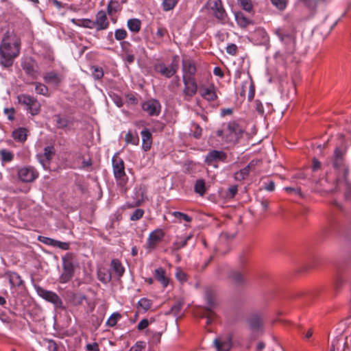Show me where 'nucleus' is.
Listing matches in <instances>:
<instances>
[{
    "label": "nucleus",
    "mask_w": 351,
    "mask_h": 351,
    "mask_svg": "<svg viewBox=\"0 0 351 351\" xmlns=\"http://www.w3.org/2000/svg\"><path fill=\"white\" fill-rule=\"evenodd\" d=\"M106 12L99 10L95 15V20L94 21L95 28L97 32L105 30L110 26V22L107 17Z\"/></svg>",
    "instance_id": "obj_19"
},
{
    "label": "nucleus",
    "mask_w": 351,
    "mask_h": 351,
    "mask_svg": "<svg viewBox=\"0 0 351 351\" xmlns=\"http://www.w3.org/2000/svg\"><path fill=\"white\" fill-rule=\"evenodd\" d=\"M154 279L161 284L163 288H166L169 283V278L167 275L165 268L160 267L154 270Z\"/></svg>",
    "instance_id": "obj_22"
},
{
    "label": "nucleus",
    "mask_w": 351,
    "mask_h": 351,
    "mask_svg": "<svg viewBox=\"0 0 351 351\" xmlns=\"http://www.w3.org/2000/svg\"><path fill=\"white\" fill-rule=\"evenodd\" d=\"M194 191L200 196H203L206 192V183L204 180L199 179L196 180L194 185Z\"/></svg>",
    "instance_id": "obj_35"
},
{
    "label": "nucleus",
    "mask_w": 351,
    "mask_h": 351,
    "mask_svg": "<svg viewBox=\"0 0 351 351\" xmlns=\"http://www.w3.org/2000/svg\"><path fill=\"white\" fill-rule=\"evenodd\" d=\"M346 149L342 147H336L334 151L332 158V166L334 168L339 169L344 167V155Z\"/></svg>",
    "instance_id": "obj_21"
},
{
    "label": "nucleus",
    "mask_w": 351,
    "mask_h": 351,
    "mask_svg": "<svg viewBox=\"0 0 351 351\" xmlns=\"http://www.w3.org/2000/svg\"><path fill=\"white\" fill-rule=\"evenodd\" d=\"M121 317V316L119 313H114L108 318L106 323L107 325L110 327L114 326L117 324L118 319H120Z\"/></svg>",
    "instance_id": "obj_49"
},
{
    "label": "nucleus",
    "mask_w": 351,
    "mask_h": 351,
    "mask_svg": "<svg viewBox=\"0 0 351 351\" xmlns=\"http://www.w3.org/2000/svg\"><path fill=\"white\" fill-rule=\"evenodd\" d=\"M261 163V160H252L246 167L234 173V180L239 182L244 180L249 176L250 171H254L256 167Z\"/></svg>",
    "instance_id": "obj_15"
},
{
    "label": "nucleus",
    "mask_w": 351,
    "mask_h": 351,
    "mask_svg": "<svg viewBox=\"0 0 351 351\" xmlns=\"http://www.w3.org/2000/svg\"><path fill=\"white\" fill-rule=\"evenodd\" d=\"M138 305L143 310L147 311L152 308V301L146 298H143L138 301Z\"/></svg>",
    "instance_id": "obj_44"
},
{
    "label": "nucleus",
    "mask_w": 351,
    "mask_h": 351,
    "mask_svg": "<svg viewBox=\"0 0 351 351\" xmlns=\"http://www.w3.org/2000/svg\"><path fill=\"white\" fill-rule=\"evenodd\" d=\"M243 129L234 121L228 122L222 130H218L217 135L222 137L226 143L235 144L242 136Z\"/></svg>",
    "instance_id": "obj_3"
},
{
    "label": "nucleus",
    "mask_w": 351,
    "mask_h": 351,
    "mask_svg": "<svg viewBox=\"0 0 351 351\" xmlns=\"http://www.w3.org/2000/svg\"><path fill=\"white\" fill-rule=\"evenodd\" d=\"M179 68V62L178 56H174L171 63L167 66L164 63L156 64L154 66L156 72L161 75L170 78L173 76L178 71Z\"/></svg>",
    "instance_id": "obj_9"
},
{
    "label": "nucleus",
    "mask_w": 351,
    "mask_h": 351,
    "mask_svg": "<svg viewBox=\"0 0 351 351\" xmlns=\"http://www.w3.org/2000/svg\"><path fill=\"white\" fill-rule=\"evenodd\" d=\"M86 349L87 351H100L99 345L96 342L87 344L86 346Z\"/></svg>",
    "instance_id": "obj_62"
},
{
    "label": "nucleus",
    "mask_w": 351,
    "mask_h": 351,
    "mask_svg": "<svg viewBox=\"0 0 351 351\" xmlns=\"http://www.w3.org/2000/svg\"><path fill=\"white\" fill-rule=\"evenodd\" d=\"M122 10V6L118 0H110L106 8V13L110 16L111 20L116 23L117 19L114 18V14Z\"/></svg>",
    "instance_id": "obj_23"
},
{
    "label": "nucleus",
    "mask_w": 351,
    "mask_h": 351,
    "mask_svg": "<svg viewBox=\"0 0 351 351\" xmlns=\"http://www.w3.org/2000/svg\"><path fill=\"white\" fill-rule=\"evenodd\" d=\"M112 168L114 178L117 184L121 187V190L123 193H126L128 189L126 184L128 180V178L125 172V164L122 158L117 155H114L112 157Z\"/></svg>",
    "instance_id": "obj_4"
},
{
    "label": "nucleus",
    "mask_w": 351,
    "mask_h": 351,
    "mask_svg": "<svg viewBox=\"0 0 351 351\" xmlns=\"http://www.w3.org/2000/svg\"><path fill=\"white\" fill-rule=\"evenodd\" d=\"M238 48L235 44H230L227 46L226 51L232 56H235L237 53Z\"/></svg>",
    "instance_id": "obj_60"
},
{
    "label": "nucleus",
    "mask_w": 351,
    "mask_h": 351,
    "mask_svg": "<svg viewBox=\"0 0 351 351\" xmlns=\"http://www.w3.org/2000/svg\"><path fill=\"white\" fill-rule=\"evenodd\" d=\"M111 267L112 272L119 278L121 277L125 271V269L122 265L121 261L118 259H113L111 261Z\"/></svg>",
    "instance_id": "obj_31"
},
{
    "label": "nucleus",
    "mask_w": 351,
    "mask_h": 351,
    "mask_svg": "<svg viewBox=\"0 0 351 351\" xmlns=\"http://www.w3.org/2000/svg\"><path fill=\"white\" fill-rule=\"evenodd\" d=\"M201 96L209 101H213L217 99L215 88L213 86H209L201 90Z\"/></svg>",
    "instance_id": "obj_26"
},
{
    "label": "nucleus",
    "mask_w": 351,
    "mask_h": 351,
    "mask_svg": "<svg viewBox=\"0 0 351 351\" xmlns=\"http://www.w3.org/2000/svg\"><path fill=\"white\" fill-rule=\"evenodd\" d=\"M55 118L56 127L58 129H64L68 126L69 120L67 119L62 117L60 114H56Z\"/></svg>",
    "instance_id": "obj_42"
},
{
    "label": "nucleus",
    "mask_w": 351,
    "mask_h": 351,
    "mask_svg": "<svg viewBox=\"0 0 351 351\" xmlns=\"http://www.w3.org/2000/svg\"><path fill=\"white\" fill-rule=\"evenodd\" d=\"M21 41L14 31L8 30L3 36L0 45V64L5 68L12 66L19 55Z\"/></svg>",
    "instance_id": "obj_1"
},
{
    "label": "nucleus",
    "mask_w": 351,
    "mask_h": 351,
    "mask_svg": "<svg viewBox=\"0 0 351 351\" xmlns=\"http://www.w3.org/2000/svg\"><path fill=\"white\" fill-rule=\"evenodd\" d=\"M241 7L245 11L250 12L253 10L252 0H238Z\"/></svg>",
    "instance_id": "obj_48"
},
{
    "label": "nucleus",
    "mask_w": 351,
    "mask_h": 351,
    "mask_svg": "<svg viewBox=\"0 0 351 351\" xmlns=\"http://www.w3.org/2000/svg\"><path fill=\"white\" fill-rule=\"evenodd\" d=\"M32 84L35 86V90L37 94L44 95L45 97H49V89L47 86L40 82H32Z\"/></svg>",
    "instance_id": "obj_38"
},
{
    "label": "nucleus",
    "mask_w": 351,
    "mask_h": 351,
    "mask_svg": "<svg viewBox=\"0 0 351 351\" xmlns=\"http://www.w3.org/2000/svg\"><path fill=\"white\" fill-rule=\"evenodd\" d=\"M184 87L183 89L184 99L189 101L197 92V84L195 79H182Z\"/></svg>",
    "instance_id": "obj_14"
},
{
    "label": "nucleus",
    "mask_w": 351,
    "mask_h": 351,
    "mask_svg": "<svg viewBox=\"0 0 351 351\" xmlns=\"http://www.w3.org/2000/svg\"><path fill=\"white\" fill-rule=\"evenodd\" d=\"M125 141L127 144L137 145L139 143V138L136 132L133 133L129 131L125 136Z\"/></svg>",
    "instance_id": "obj_37"
},
{
    "label": "nucleus",
    "mask_w": 351,
    "mask_h": 351,
    "mask_svg": "<svg viewBox=\"0 0 351 351\" xmlns=\"http://www.w3.org/2000/svg\"><path fill=\"white\" fill-rule=\"evenodd\" d=\"M149 326V322L147 319H142L137 326V328L139 330L145 329Z\"/></svg>",
    "instance_id": "obj_64"
},
{
    "label": "nucleus",
    "mask_w": 351,
    "mask_h": 351,
    "mask_svg": "<svg viewBox=\"0 0 351 351\" xmlns=\"http://www.w3.org/2000/svg\"><path fill=\"white\" fill-rule=\"evenodd\" d=\"M144 215V210L141 208L136 209L130 216V220L137 221L143 217Z\"/></svg>",
    "instance_id": "obj_51"
},
{
    "label": "nucleus",
    "mask_w": 351,
    "mask_h": 351,
    "mask_svg": "<svg viewBox=\"0 0 351 351\" xmlns=\"http://www.w3.org/2000/svg\"><path fill=\"white\" fill-rule=\"evenodd\" d=\"M86 299L84 295L72 293L69 296V301L73 305L77 306L82 305L84 300H86Z\"/></svg>",
    "instance_id": "obj_33"
},
{
    "label": "nucleus",
    "mask_w": 351,
    "mask_h": 351,
    "mask_svg": "<svg viewBox=\"0 0 351 351\" xmlns=\"http://www.w3.org/2000/svg\"><path fill=\"white\" fill-rule=\"evenodd\" d=\"M97 276L98 279L105 284L111 280V274L109 272H106L105 271L99 270L97 272Z\"/></svg>",
    "instance_id": "obj_45"
},
{
    "label": "nucleus",
    "mask_w": 351,
    "mask_h": 351,
    "mask_svg": "<svg viewBox=\"0 0 351 351\" xmlns=\"http://www.w3.org/2000/svg\"><path fill=\"white\" fill-rule=\"evenodd\" d=\"M207 5L217 19L223 21L226 19V13L221 0H208Z\"/></svg>",
    "instance_id": "obj_17"
},
{
    "label": "nucleus",
    "mask_w": 351,
    "mask_h": 351,
    "mask_svg": "<svg viewBox=\"0 0 351 351\" xmlns=\"http://www.w3.org/2000/svg\"><path fill=\"white\" fill-rule=\"evenodd\" d=\"M128 33L124 29H118L115 30L114 37L117 40H123L127 37Z\"/></svg>",
    "instance_id": "obj_50"
},
{
    "label": "nucleus",
    "mask_w": 351,
    "mask_h": 351,
    "mask_svg": "<svg viewBox=\"0 0 351 351\" xmlns=\"http://www.w3.org/2000/svg\"><path fill=\"white\" fill-rule=\"evenodd\" d=\"M5 276L8 277L9 282L12 287H19L23 284V280L16 272L8 271L5 273Z\"/></svg>",
    "instance_id": "obj_28"
},
{
    "label": "nucleus",
    "mask_w": 351,
    "mask_h": 351,
    "mask_svg": "<svg viewBox=\"0 0 351 351\" xmlns=\"http://www.w3.org/2000/svg\"><path fill=\"white\" fill-rule=\"evenodd\" d=\"M152 341L154 343H158L160 342L162 332H152Z\"/></svg>",
    "instance_id": "obj_63"
},
{
    "label": "nucleus",
    "mask_w": 351,
    "mask_h": 351,
    "mask_svg": "<svg viewBox=\"0 0 351 351\" xmlns=\"http://www.w3.org/2000/svg\"><path fill=\"white\" fill-rule=\"evenodd\" d=\"M271 3L278 10H283L287 6V0H270Z\"/></svg>",
    "instance_id": "obj_52"
},
{
    "label": "nucleus",
    "mask_w": 351,
    "mask_h": 351,
    "mask_svg": "<svg viewBox=\"0 0 351 351\" xmlns=\"http://www.w3.org/2000/svg\"><path fill=\"white\" fill-rule=\"evenodd\" d=\"M183 75L182 78L195 79V75L197 72L195 62L190 58L183 59L182 62Z\"/></svg>",
    "instance_id": "obj_16"
},
{
    "label": "nucleus",
    "mask_w": 351,
    "mask_h": 351,
    "mask_svg": "<svg viewBox=\"0 0 351 351\" xmlns=\"http://www.w3.org/2000/svg\"><path fill=\"white\" fill-rule=\"evenodd\" d=\"M27 129L19 128L12 132V136L15 141L23 143L27 139Z\"/></svg>",
    "instance_id": "obj_29"
},
{
    "label": "nucleus",
    "mask_w": 351,
    "mask_h": 351,
    "mask_svg": "<svg viewBox=\"0 0 351 351\" xmlns=\"http://www.w3.org/2000/svg\"><path fill=\"white\" fill-rule=\"evenodd\" d=\"M235 19L238 25L241 27H246L252 23V21L241 12H238L235 14Z\"/></svg>",
    "instance_id": "obj_34"
},
{
    "label": "nucleus",
    "mask_w": 351,
    "mask_h": 351,
    "mask_svg": "<svg viewBox=\"0 0 351 351\" xmlns=\"http://www.w3.org/2000/svg\"><path fill=\"white\" fill-rule=\"evenodd\" d=\"M247 88H248V95H247L248 101H251L254 99V95H255V88H254V84L252 82L250 83L247 85Z\"/></svg>",
    "instance_id": "obj_57"
},
{
    "label": "nucleus",
    "mask_w": 351,
    "mask_h": 351,
    "mask_svg": "<svg viewBox=\"0 0 351 351\" xmlns=\"http://www.w3.org/2000/svg\"><path fill=\"white\" fill-rule=\"evenodd\" d=\"M191 238V236H188L185 238H180L178 239L177 241H176L175 242L173 243L172 244V250H179L180 249L184 247L188 241Z\"/></svg>",
    "instance_id": "obj_39"
},
{
    "label": "nucleus",
    "mask_w": 351,
    "mask_h": 351,
    "mask_svg": "<svg viewBox=\"0 0 351 351\" xmlns=\"http://www.w3.org/2000/svg\"><path fill=\"white\" fill-rule=\"evenodd\" d=\"M128 27L133 32H138L141 30V23L139 19H131L128 21Z\"/></svg>",
    "instance_id": "obj_36"
},
{
    "label": "nucleus",
    "mask_w": 351,
    "mask_h": 351,
    "mask_svg": "<svg viewBox=\"0 0 351 351\" xmlns=\"http://www.w3.org/2000/svg\"><path fill=\"white\" fill-rule=\"evenodd\" d=\"M171 215L176 218L178 219L180 221L184 220L186 222H191L192 221V218L190 216L179 211L172 212Z\"/></svg>",
    "instance_id": "obj_46"
},
{
    "label": "nucleus",
    "mask_w": 351,
    "mask_h": 351,
    "mask_svg": "<svg viewBox=\"0 0 351 351\" xmlns=\"http://www.w3.org/2000/svg\"><path fill=\"white\" fill-rule=\"evenodd\" d=\"M254 36L261 38V43H265L268 41V35L267 32L263 29H257L254 32Z\"/></svg>",
    "instance_id": "obj_47"
},
{
    "label": "nucleus",
    "mask_w": 351,
    "mask_h": 351,
    "mask_svg": "<svg viewBox=\"0 0 351 351\" xmlns=\"http://www.w3.org/2000/svg\"><path fill=\"white\" fill-rule=\"evenodd\" d=\"M141 136L143 139L142 147L145 152H147L152 147V134L148 129H144L141 131Z\"/></svg>",
    "instance_id": "obj_25"
},
{
    "label": "nucleus",
    "mask_w": 351,
    "mask_h": 351,
    "mask_svg": "<svg viewBox=\"0 0 351 351\" xmlns=\"http://www.w3.org/2000/svg\"><path fill=\"white\" fill-rule=\"evenodd\" d=\"M206 300L207 302V306L202 309V313L200 316L201 317H206V324H210L212 320L216 317L215 310L218 306V302L215 295L210 291L206 292Z\"/></svg>",
    "instance_id": "obj_7"
},
{
    "label": "nucleus",
    "mask_w": 351,
    "mask_h": 351,
    "mask_svg": "<svg viewBox=\"0 0 351 351\" xmlns=\"http://www.w3.org/2000/svg\"><path fill=\"white\" fill-rule=\"evenodd\" d=\"M43 79L47 84L58 86L62 80V77L55 71H49L45 73Z\"/></svg>",
    "instance_id": "obj_24"
},
{
    "label": "nucleus",
    "mask_w": 351,
    "mask_h": 351,
    "mask_svg": "<svg viewBox=\"0 0 351 351\" xmlns=\"http://www.w3.org/2000/svg\"><path fill=\"white\" fill-rule=\"evenodd\" d=\"M227 159V154L223 151L212 150L205 158V162L208 165H213L214 162H225Z\"/></svg>",
    "instance_id": "obj_20"
},
{
    "label": "nucleus",
    "mask_w": 351,
    "mask_h": 351,
    "mask_svg": "<svg viewBox=\"0 0 351 351\" xmlns=\"http://www.w3.org/2000/svg\"><path fill=\"white\" fill-rule=\"evenodd\" d=\"M179 0H163L162 6L164 11H169L173 10Z\"/></svg>",
    "instance_id": "obj_43"
},
{
    "label": "nucleus",
    "mask_w": 351,
    "mask_h": 351,
    "mask_svg": "<svg viewBox=\"0 0 351 351\" xmlns=\"http://www.w3.org/2000/svg\"><path fill=\"white\" fill-rule=\"evenodd\" d=\"M22 68L27 75L32 77L34 79L37 78L38 73L34 69L33 62L32 60L25 61L22 64Z\"/></svg>",
    "instance_id": "obj_30"
},
{
    "label": "nucleus",
    "mask_w": 351,
    "mask_h": 351,
    "mask_svg": "<svg viewBox=\"0 0 351 351\" xmlns=\"http://www.w3.org/2000/svg\"><path fill=\"white\" fill-rule=\"evenodd\" d=\"M18 178L22 182H32L39 176L33 167H23L18 170Z\"/></svg>",
    "instance_id": "obj_13"
},
{
    "label": "nucleus",
    "mask_w": 351,
    "mask_h": 351,
    "mask_svg": "<svg viewBox=\"0 0 351 351\" xmlns=\"http://www.w3.org/2000/svg\"><path fill=\"white\" fill-rule=\"evenodd\" d=\"M1 159L2 162H11L14 158V154L7 149H1L0 151Z\"/></svg>",
    "instance_id": "obj_41"
},
{
    "label": "nucleus",
    "mask_w": 351,
    "mask_h": 351,
    "mask_svg": "<svg viewBox=\"0 0 351 351\" xmlns=\"http://www.w3.org/2000/svg\"><path fill=\"white\" fill-rule=\"evenodd\" d=\"M341 341H342L341 339H339V338H335V339H333V341L332 342L330 350L331 351H335V350L340 351L339 346H340Z\"/></svg>",
    "instance_id": "obj_59"
},
{
    "label": "nucleus",
    "mask_w": 351,
    "mask_h": 351,
    "mask_svg": "<svg viewBox=\"0 0 351 351\" xmlns=\"http://www.w3.org/2000/svg\"><path fill=\"white\" fill-rule=\"evenodd\" d=\"M184 305V302L181 300L176 301L173 305L171 306L169 312L167 314H172L175 316H178Z\"/></svg>",
    "instance_id": "obj_40"
},
{
    "label": "nucleus",
    "mask_w": 351,
    "mask_h": 351,
    "mask_svg": "<svg viewBox=\"0 0 351 351\" xmlns=\"http://www.w3.org/2000/svg\"><path fill=\"white\" fill-rule=\"evenodd\" d=\"M93 76L96 80H100L104 76V71L101 67L95 66L93 68Z\"/></svg>",
    "instance_id": "obj_55"
},
{
    "label": "nucleus",
    "mask_w": 351,
    "mask_h": 351,
    "mask_svg": "<svg viewBox=\"0 0 351 351\" xmlns=\"http://www.w3.org/2000/svg\"><path fill=\"white\" fill-rule=\"evenodd\" d=\"M75 255L73 253H66L62 257V272L59 277L60 283H66L70 281L75 272Z\"/></svg>",
    "instance_id": "obj_5"
},
{
    "label": "nucleus",
    "mask_w": 351,
    "mask_h": 351,
    "mask_svg": "<svg viewBox=\"0 0 351 351\" xmlns=\"http://www.w3.org/2000/svg\"><path fill=\"white\" fill-rule=\"evenodd\" d=\"M298 31L292 24L284 25L275 29L274 34L282 43V49L278 53L285 58L291 56L296 51V37Z\"/></svg>",
    "instance_id": "obj_2"
},
{
    "label": "nucleus",
    "mask_w": 351,
    "mask_h": 351,
    "mask_svg": "<svg viewBox=\"0 0 351 351\" xmlns=\"http://www.w3.org/2000/svg\"><path fill=\"white\" fill-rule=\"evenodd\" d=\"M38 240L46 245L53 246V247H54V245L56 243L55 239H51L49 237H43V236H38Z\"/></svg>",
    "instance_id": "obj_54"
},
{
    "label": "nucleus",
    "mask_w": 351,
    "mask_h": 351,
    "mask_svg": "<svg viewBox=\"0 0 351 351\" xmlns=\"http://www.w3.org/2000/svg\"><path fill=\"white\" fill-rule=\"evenodd\" d=\"M54 153V148L52 146H47L44 149V156L47 161L51 159Z\"/></svg>",
    "instance_id": "obj_53"
},
{
    "label": "nucleus",
    "mask_w": 351,
    "mask_h": 351,
    "mask_svg": "<svg viewBox=\"0 0 351 351\" xmlns=\"http://www.w3.org/2000/svg\"><path fill=\"white\" fill-rule=\"evenodd\" d=\"M142 109L149 116L159 115L161 110V105L157 99H149L142 104Z\"/></svg>",
    "instance_id": "obj_18"
},
{
    "label": "nucleus",
    "mask_w": 351,
    "mask_h": 351,
    "mask_svg": "<svg viewBox=\"0 0 351 351\" xmlns=\"http://www.w3.org/2000/svg\"><path fill=\"white\" fill-rule=\"evenodd\" d=\"M4 113L10 121L14 120L15 109L14 108H5Z\"/></svg>",
    "instance_id": "obj_58"
},
{
    "label": "nucleus",
    "mask_w": 351,
    "mask_h": 351,
    "mask_svg": "<svg viewBox=\"0 0 351 351\" xmlns=\"http://www.w3.org/2000/svg\"><path fill=\"white\" fill-rule=\"evenodd\" d=\"M71 22L80 27H83L88 29H94V21L89 19H71Z\"/></svg>",
    "instance_id": "obj_32"
},
{
    "label": "nucleus",
    "mask_w": 351,
    "mask_h": 351,
    "mask_svg": "<svg viewBox=\"0 0 351 351\" xmlns=\"http://www.w3.org/2000/svg\"><path fill=\"white\" fill-rule=\"evenodd\" d=\"M121 46L125 55L132 52V50L131 49V44L129 42L123 41L121 43Z\"/></svg>",
    "instance_id": "obj_56"
},
{
    "label": "nucleus",
    "mask_w": 351,
    "mask_h": 351,
    "mask_svg": "<svg viewBox=\"0 0 351 351\" xmlns=\"http://www.w3.org/2000/svg\"><path fill=\"white\" fill-rule=\"evenodd\" d=\"M165 233L161 228H157L150 232L146 242V249L149 252L154 250L161 243L165 237Z\"/></svg>",
    "instance_id": "obj_10"
},
{
    "label": "nucleus",
    "mask_w": 351,
    "mask_h": 351,
    "mask_svg": "<svg viewBox=\"0 0 351 351\" xmlns=\"http://www.w3.org/2000/svg\"><path fill=\"white\" fill-rule=\"evenodd\" d=\"M229 278L232 283L237 286L243 285L245 280V276L244 274L239 271H232L230 274Z\"/></svg>",
    "instance_id": "obj_27"
},
{
    "label": "nucleus",
    "mask_w": 351,
    "mask_h": 351,
    "mask_svg": "<svg viewBox=\"0 0 351 351\" xmlns=\"http://www.w3.org/2000/svg\"><path fill=\"white\" fill-rule=\"evenodd\" d=\"M54 247H59L64 250H67L69 249L70 244H69V243H67V242H62V241L56 240Z\"/></svg>",
    "instance_id": "obj_61"
},
{
    "label": "nucleus",
    "mask_w": 351,
    "mask_h": 351,
    "mask_svg": "<svg viewBox=\"0 0 351 351\" xmlns=\"http://www.w3.org/2000/svg\"><path fill=\"white\" fill-rule=\"evenodd\" d=\"M247 324L251 332L252 340H255L263 333L264 320L261 315L257 313L251 315L247 319Z\"/></svg>",
    "instance_id": "obj_6"
},
{
    "label": "nucleus",
    "mask_w": 351,
    "mask_h": 351,
    "mask_svg": "<svg viewBox=\"0 0 351 351\" xmlns=\"http://www.w3.org/2000/svg\"><path fill=\"white\" fill-rule=\"evenodd\" d=\"M38 295L46 301L52 303L57 308L62 306L61 298L56 293L46 290L40 286L35 287Z\"/></svg>",
    "instance_id": "obj_11"
},
{
    "label": "nucleus",
    "mask_w": 351,
    "mask_h": 351,
    "mask_svg": "<svg viewBox=\"0 0 351 351\" xmlns=\"http://www.w3.org/2000/svg\"><path fill=\"white\" fill-rule=\"evenodd\" d=\"M233 335L230 332L219 336L214 340L217 351H230L232 346Z\"/></svg>",
    "instance_id": "obj_12"
},
{
    "label": "nucleus",
    "mask_w": 351,
    "mask_h": 351,
    "mask_svg": "<svg viewBox=\"0 0 351 351\" xmlns=\"http://www.w3.org/2000/svg\"><path fill=\"white\" fill-rule=\"evenodd\" d=\"M17 99L19 104L27 107V111L33 116L37 115L40 112L41 105L38 99L27 94L18 95Z\"/></svg>",
    "instance_id": "obj_8"
}]
</instances>
